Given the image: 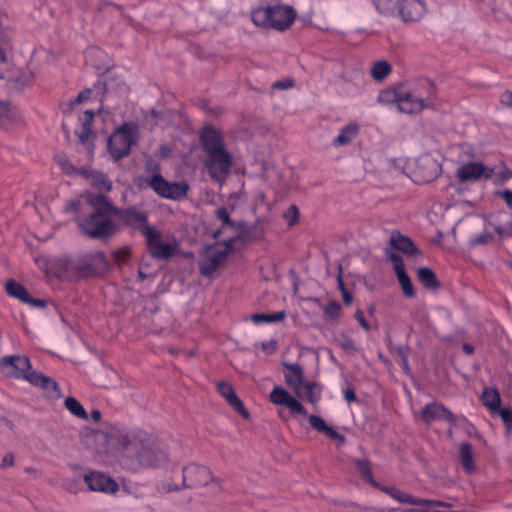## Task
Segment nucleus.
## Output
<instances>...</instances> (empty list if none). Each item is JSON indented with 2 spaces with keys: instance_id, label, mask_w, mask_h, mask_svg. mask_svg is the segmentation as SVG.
Listing matches in <instances>:
<instances>
[{
  "instance_id": "obj_1",
  "label": "nucleus",
  "mask_w": 512,
  "mask_h": 512,
  "mask_svg": "<svg viewBox=\"0 0 512 512\" xmlns=\"http://www.w3.org/2000/svg\"><path fill=\"white\" fill-rule=\"evenodd\" d=\"M65 211L75 213L79 229L91 238H103L116 230L111 218L114 207L101 194H84L67 203Z\"/></svg>"
},
{
  "instance_id": "obj_2",
  "label": "nucleus",
  "mask_w": 512,
  "mask_h": 512,
  "mask_svg": "<svg viewBox=\"0 0 512 512\" xmlns=\"http://www.w3.org/2000/svg\"><path fill=\"white\" fill-rule=\"evenodd\" d=\"M435 91L428 80L410 88L399 87L381 91L377 101L383 104L395 103L402 113L416 114L433 106Z\"/></svg>"
},
{
  "instance_id": "obj_3",
  "label": "nucleus",
  "mask_w": 512,
  "mask_h": 512,
  "mask_svg": "<svg viewBox=\"0 0 512 512\" xmlns=\"http://www.w3.org/2000/svg\"><path fill=\"white\" fill-rule=\"evenodd\" d=\"M121 462L129 469L138 467H160L167 463L168 456L164 449L154 443L142 445L130 435H123L119 440Z\"/></svg>"
},
{
  "instance_id": "obj_4",
  "label": "nucleus",
  "mask_w": 512,
  "mask_h": 512,
  "mask_svg": "<svg viewBox=\"0 0 512 512\" xmlns=\"http://www.w3.org/2000/svg\"><path fill=\"white\" fill-rule=\"evenodd\" d=\"M295 17L296 12L288 5L261 6L251 12V19L256 26L279 31L287 29Z\"/></svg>"
},
{
  "instance_id": "obj_5",
  "label": "nucleus",
  "mask_w": 512,
  "mask_h": 512,
  "mask_svg": "<svg viewBox=\"0 0 512 512\" xmlns=\"http://www.w3.org/2000/svg\"><path fill=\"white\" fill-rule=\"evenodd\" d=\"M456 177L462 183L482 180H493L495 183H500L507 180L510 174L503 163L487 166L481 162L470 161L458 167Z\"/></svg>"
},
{
  "instance_id": "obj_6",
  "label": "nucleus",
  "mask_w": 512,
  "mask_h": 512,
  "mask_svg": "<svg viewBox=\"0 0 512 512\" xmlns=\"http://www.w3.org/2000/svg\"><path fill=\"white\" fill-rule=\"evenodd\" d=\"M233 245L234 239L230 238L227 241L206 247L199 260L200 273L206 277L212 276L234 251Z\"/></svg>"
},
{
  "instance_id": "obj_7",
  "label": "nucleus",
  "mask_w": 512,
  "mask_h": 512,
  "mask_svg": "<svg viewBox=\"0 0 512 512\" xmlns=\"http://www.w3.org/2000/svg\"><path fill=\"white\" fill-rule=\"evenodd\" d=\"M139 135V127L134 122H125L110 136L108 149L111 156L115 159L125 157L136 142Z\"/></svg>"
},
{
  "instance_id": "obj_8",
  "label": "nucleus",
  "mask_w": 512,
  "mask_h": 512,
  "mask_svg": "<svg viewBox=\"0 0 512 512\" xmlns=\"http://www.w3.org/2000/svg\"><path fill=\"white\" fill-rule=\"evenodd\" d=\"M147 184L160 197L175 201L185 198L189 190L186 182H168L161 174L153 175Z\"/></svg>"
},
{
  "instance_id": "obj_9",
  "label": "nucleus",
  "mask_w": 512,
  "mask_h": 512,
  "mask_svg": "<svg viewBox=\"0 0 512 512\" xmlns=\"http://www.w3.org/2000/svg\"><path fill=\"white\" fill-rule=\"evenodd\" d=\"M143 236L152 256L156 259H168L172 257L177 249L175 240L163 241L161 233L154 227H145Z\"/></svg>"
},
{
  "instance_id": "obj_10",
  "label": "nucleus",
  "mask_w": 512,
  "mask_h": 512,
  "mask_svg": "<svg viewBox=\"0 0 512 512\" xmlns=\"http://www.w3.org/2000/svg\"><path fill=\"white\" fill-rule=\"evenodd\" d=\"M30 369V359L25 355H6L0 358V372L7 378L23 379Z\"/></svg>"
},
{
  "instance_id": "obj_11",
  "label": "nucleus",
  "mask_w": 512,
  "mask_h": 512,
  "mask_svg": "<svg viewBox=\"0 0 512 512\" xmlns=\"http://www.w3.org/2000/svg\"><path fill=\"white\" fill-rule=\"evenodd\" d=\"M204 165L213 179L222 180L230 170L231 154L227 150L207 154Z\"/></svg>"
},
{
  "instance_id": "obj_12",
  "label": "nucleus",
  "mask_w": 512,
  "mask_h": 512,
  "mask_svg": "<svg viewBox=\"0 0 512 512\" xmlns=\"http://www.w3.org/2000/svg\"><path fill=\"white\" fill-rule=\"evenodd\" d=\"M269 400L274 405L287 407L292 414L307 415V411L301 402L281 386H275L272 389Z\"/></svg>"
},
{
  "instance_id": "obj_13",
  "label": "nucleus",
  "mask_w": 512,
  "mask_h": 512,
  "mask_svg": "<svg viewBox=\"0 0 512 512\" xmlns=\"http://www.w3.org/2000/svg\"><path fill=\"white\" fill-rule=\"evenodd\" d=\"M84 481L89 489L95 492L113 494L119 489L117 482L113 478L98 471H92L86 474Z\"/></svg>"
},
{
  "instance_id": "obj_14",
  "label": "nucleus",
  "mask_w": 512,
  "mask_h": 512,
  "mask_svg": "<svg viewBox=\"0 0 512 512\" xmlns=\"http://www.w3.org/2000/svg\"><path fill=\"white\" fill-rule=\"evenodd\" d=\"M419 416L425 423L445 421L451 424H455L457 421L456 416L445 406L438 402H432L425 405L419 412Z\"/></svg>"
},
{
  "instance_id": "obj_15",
  "label": "nucleus",
  "mask_w": 512,
  "mask_h": 512,
  "mask_svg": "<svg viewBox=\"0 0 512 512\" xmlns=\"http://www.w3.org/2000/svg\"><path fill=\"white\" fill-rule=\"evenodd\" d=\"M211 480V471L205 466L190 464L183 469V485L185 487L206 485Z\"/></svg>"
},
{
  "instance_id": "obj_16",
  "label": "nucleus",
  "mask_w": 512,
  "mask_h": 512,
  "mask_svg": "<svg viewBox=\"0 0 512 512\" xmlns=\"http://www.w3.org/2000/svg\"><path fill=\"white\" fill-rule=\"evenodd\" d=\"M380 490L388 494L391 498L398 501L399 503H405L410 505H418V506H445V504L441 501L436 500H427L422 498L413 497L410 494L404 493L396 487H388V486H377Z\"/></svg>"
},
{
  "instance_id": "obj_17",
  "label": "nucleus",
  "mask_w": 512,
  "mask_h": 512,
  "mask_svg": "<svg viewBox=\"0 0 512 512\" xmlns=\"http://www.w3.org/2000/svg\"><path fill=\"white\" fill-rule=\"evenodd\" d=\"M398 18L404 22L419 21L426 13V5L422 0H401Z\"/></svg>"
},
{
  "instance_id": "obj_18",
  "label": "nucleus",
  "mask_w": 512,
  "mask_h": 512,
  "mask_svg": "<svg viewBox=\"0 0 512 512\" xmlns=\"http://www.w3.org/2000/svg\"><path fill=\"white\" fill-rule=\"evenodd\" d=\"M106 265L107 263L103 253L92 252L83 257L81 262L77 264V269L79 275L84 277L101 272Z\"/></svg>"
},
{
  "instance_id": "obj_19",
  "label": "nucleus",
  "mask_w": 512,
  "mask_h": 512,
  "mask_svg": "<svg viewBox=\"0 0 512 512\" xmlns=\"http://www.w3.org/2000/svg\"><path fill=\"white\" fill-rule=\"evenodd\" d=\"M5 289L9 296L16 298L23 303L29 304L37 308H44L46 306L45 300L32 298L29 295L27 289L22 284L15 280L7 281Z\"/></svg>"
},
{
  "instance_id": "obj_20",
  "label": "nucleus",
  "mask_w": 512,
  "mask_h": 512,
  "mask_svg": "<svg viewBox=\"0 0 512 512\" xmlns=\"http://www.w3.org/2000/svg\"><path fill=\"white\" fill-rule=\"evenodd\" d=\"M23 380H26L33 386L42 388L50 397L60 395L57 383L50 377L33 370L27 371Z\"/></svg>"
},
{
  "instance_id": "obj_21",
  "label": "nucleus",
  "mask_w": 512,
  "mask_h": 512,
  "mask_svg": "<svg viewBox=\"0 0 512 512\" xmlns=\"http://www.w3.org/2000/svg\"><path fill=\"white\" fill-rule=\"evenodd\" d=\"M201 142L203 149L207 154L226 150L220 133L211 126L205 127L202 130Z\"/></svg>"
},
{
  "instance_id": "obj_22",
  "label": "nucleus",
  "mask_w": 512,
  "mask_h": 512,
  "mask_svg": "<svg viewBox=\"0 0 512 512\" xmlns=\"http://www.w3.org/2000/svg\"><path fill=\"white\" fill-rule=\"evenodd\" d=\"M114 213L127 225L140 229L142 234L145 227H150L147 224V215L135 208L123 210H117L114 208Z\"/></svg>"
},
{
  "instance_id": "obj_23",
  "label": "nucleus",
  "mask_w": 512,
  "mask_h": 512,
  "mask_svg": "<svg viewBox=\"0 0 512 512\" xmlns=\"http://www.w3.org/2000/svg\"><path fill=\"white\" fill-rule=\"evenodd\" d=\"M415 173L421 178L420 181L430 182L437 177L439 165L432 157L422 156L417 161Z\"/></svg>"
},
{
  "instance_id": "obj_24",
  "label": "nucleus",
  "mask_w": 512,
  "mask_h": 512,
  "mask_svg": "<svg viewBox=\"0 0 512 512\" xmlns=\"http://www.w3.org/2000/svg\"><path fill=\"white\" fill-rule=\"evenodd\" d=\"M219 394L226 399L229 405L239 412L245 419L249 418L250 414L245 409L241 399L235 394L233 387L225 382H220L217 385Z\"/></svg>"
},
{
  "instance_id": "obj_25",
  "label": "nucleus",
  "mask_w": 512,
  "mask_h": 512,
  "mask_svg": "<svg viewBox=\"0 0 512 512\" xmlns=\"http://www.w3.org/2000/svg\"><path fill=\"white\" fill-rule=\"evenodd\" d=\"M283 366L287 370L284 374L286 383L299 394L304 383L302 367L297 363H284Z\"/></svg>"
},
{
  "instance_id": "obj_26",
  "label": "nucleus",
  "mask_w": 512,
  "mask_h": 512,
  "mask_svg": "<svg viewBox=\"0 0 512 512\" xmlns=\"http://www.w3.org/2000/svg\"><path fill=\"white\" fill-rule=\"evenodd\" d=\"M311 427L330 439L339 440L341 443L345 441V437L339 434L333 427L329 426L321 417L317 415H310L308 417Z\"/></svg>"
},
{
  "instance_id": "obj_27",
  "label": "nucleus",
  "mask_w": 512,
  "mask_h": 512,
  "mask_svg": "<svg viewBox=\"0 0 512 512\" xmlns=\"http://www.w3.org/2000/svg\"><path fill=\"white\" fill-rule=\"evenodd\" d=\"M459 461L465 473L472 474L476 471L473 449L470 443L463 442L460 444Z\"/></svg>"
},
{
  "instance_id": "obj_28",
  "label": "nucleus",
  "mask_w": 512,
  "mask_h": 512,
  "mask_svg": "<svg viewBox=\"0 0 512 512\" xmlns=\"http://www.w3.org/2000/svg\"><path fill=\"white\" fill-rule=\"evenodd\" d=\"M390 242L395 249L407 255H416L419 253L413 241L409 237L400 233H393L391 235Z\"/></svg>"
},
{
  "instance_id": "obj_29",
  "label": "nucleus",
  "mask_w": 512,
  "mask_h": 512,
  "mask_svg": "<svg viewBox=\"0 0 512 512\" xmlns=\"http://www.w3.org/2000/svg\"><path fill=\"white\" fill-rule=\"evenodd\" d=\"M359 133V125L351 122L340 130L337 137L333 140V146L341 147L348 145Z\"/></svg>"
},
{
  "instance_id": "obj_30",
  "label": "nucleus",
  "mask_w": 512,
  "mask_h": 512,
  "mask_svg": "<svg viewBox=\"0 0 512 512\" xmlns=\"http://www.w3.org/2000/svg\"><path fill=\"white\" fill-rule=\"evenodd\" d=\"M81 174L87 179V181L99 190L110 191L112 183L106 178V176L96 170L83 169Z\"/></svg>"
},
{
  "instance_id": "obj_31",
  "label": "nucleus",
  "mask_w": 512,
  "mask_h": 512,
  "mask_svg": "<svg viewBox=\"0 0 512 512\" xmlns=\"http://www.w3.org/2000/svg\"><path fill=\"white\" fill-rule=\"evenodd\" d=\"M392 73L391 64L384 60H376L371 64L370 76L376 82L384 81Z\"/></svg>"
},
{
  "instance_id": "obj_32",
  "label": "nucleus",
  "mask_w": 512,
  "mask_h": 512,
  "mask_svg": "<svg viewBox=\"0 0 512 512\" xmlns=\"http://www.w3.org/2000/svg\"><path fill=\"white\" fill-rule=\"evenodd\" d=\"M84 57L87 63L97 69L106 67L107 54L98 47H88L84 52Z\"/></svg>"
},
{
  "instance_id": "obj_33",
  "label": "nucleus",
  "mask_w": 512,
  "mask_h": 512,
  "mask_svg": "<svg viewBox=\"0 0 512 512\" xmlns=\"http://www.w3.org/2000/svg\"><path fill=\"white\" fill-rule=\"evenodd\" d=\"M379 14L388 17H397L401 0H371Z\"/></svg>"
},
{
  "instance_id": "obj_34",
  "label": "nucleus",
  "mask_w": 512,
  "mask_h": 512,
  "mask_svg": "<svg viewBox=\"0 0 512 512\" xmlns=\"http://www.w3.org/2000/svg\"><path fill=\"white\" fill-rule=\"evenodd\" d=\"M481 402L491 412L496 410L501 404V398L498 390L490 387L484 388L481 395Z\"/></svg>"
},
{
  "instance_id": "obj_35",
  "label": "nucleus",
  "mask_w": 512,
  "mask_h": 512,
  "mask_svg": "<svg viewBox=\"0 0 512 512\" xmlns=\"http://www.w3.org/2000/svg\"><path fill=\"white\" fill-rule=\"evenodd\" d=\"M417 276L420 282L428 289L434 290L440 286L435 273L428 267L419 268L417 270Z\"/></svg>"
},
{
  "instance_id": "obj_36",
  "label": "nucleus",
  "mask_w": 512,
  "mask_h": 512,
  "mask_svg": "<svg viewBox=\"0 0 512 512\" xmlns=\"http://www.w3.org/2000/svg\"><path fill=\"white\" fill-rule=\"evenodd\" d=\"M18 112L11 109L8 104L0 102V127L8 129L16 121Z\"/></svg>"
},
{
  "instance_id": "obj_37",
  "label": "nucleus",
  "mask_w": 512,
  "mask_h": 512,
  "mask_svg": "<svg viewBox=\"0 0 512 512\" xmlns=\"http://www.w3.org/2000/svg\"><path fill=\"white\" fill-rule=\"evenodd\" d=\"M285 316H286L285 311H279V312L270 313V314L257 313V314L251 315L250 320L255 325H260L262 323L280 322L285 318Z\"/></svg>"
},
{
  "instance_id": "obj_38",
  "label": "nucleus",
  "mask_w": 512,
  "mask_h": 512,
  "mask_svg": "<svg viewBox=\"0 0 512 512\" xmlns=\"http://www.w3.org/2000/svg\"><path fill=\"white\" fill-rule=\"evenodd\" d=\"M301 389H304L307 400L315 405L319 402L322 395V387L316 382L303 383Z\"/></svg>"
},
{
  "instance_id": "obj_39",
  "label": "nucleus",
  "mask_w": 512,
  "mask_h": 512,
  "mask_svg": "<svg viewBox=\"0 0 512 512\" xmlns=\"http://www.w3.org/2000/svg\"><path fill=\"white\" fill-rule=\"evenodd\" d=\"M94 118V112L92 110H86L80 117L82 124V132L79 134V138L82 142L88 140L92 133V121Z\"/></svg>"
},
{
  "instance_id": "obj_40",
  "label": "nucleus",
  "mask_w": 512,
  "mask_h": 512,
  "mask_svg": "<svg viewBox=\"0 0 512 512\" xmlns=\"http://www.w3.org/2000/svg\"><path fill=\"white\" fill-rule=\"evenodd\" d=\"M65 407L74 416L82 419H87V413L83 408L82 404L77 399L73 397L66 398Z\"/></svg>"
},
{
  "instance_id": "obj_41",
  "label": "nucleus",
  "mask_w": 512,
  "mask_h": 512,
  "mask_svg": "<svg viewBox=\"0 0 512 512\" xmlns=\"http://www.w3.org/2000/svg\"><path fill=\"white\" fill-rule=\"evenodd\" d=\"M356 467L361 474V476L368 482L372 483L374 486H378V484L374 481L372 476V471L369 465V462L366 459H358L356 460Z\"/></svg>"
},
{
  "instance_id": "obj_42",
  "label": "nucleus",
  "mask_w": 512,
  "mask_h": 512,
  "mask_svg": "<svg viewBox=\"0 0 512 512\" xmlns=\"http://www.w3.org/2000/svg\"><path fill=\"white\" fill-rule=\"evenodd\" d=\"M397 279L399 281V284L402 288V291L406 297H414L415 296V290L413 288V284L411 282V279L409 278L407 273H402L400 275H397Z\"/></svg>"
},
{
  "instance_id": "obj_43",
  "label": "nucleus",
  "mask_w": 512,
  "mask_h": 512,
  "mask_svg": "<svg viewBox=\"0 0 512 512\" xmlns=\"http://www.w3.org/2000/svg\"><path fill=\"white\" fill-rule=\"evenodd\" d=\"M492 413L501 417L506 431L510 433L512 431V410L509 408H501V406H499L496 410L492 411Z\"/></svg>"
},
{
  "instance_id": "obj_44",
  "label": "nucleus",
  "mask_w": 512,
  "mask_h": 512,
  "mask_svg": "<svg viewBox=\"0 0 512 512\" xmlns=\"http://www.w3.org/2000/svg\"><path fill=\"white\" fill-rule=\"evenodd\" d=\"M215 215H216L217 219L220 220L223 223V225L226 226V227H229V228H232V229H238L240 227L239 225H237L235 222H233L230 219L229 212L224 207L218 208L215 211Z\"/></svg>"
},
{
  "instance_id": "obj_45",
  "label": "nucleus",
  "mask_w": 512,
  "mask_h": 512,
  "mask_svg": "<svg viewBox=\"0 0 512 512\" xmlns=\"http://www.w3.org/2000/svg\"><path fill=\"white\" fill-rule=\"evenodd\" d=\"M284 219L287 221L289 226L294 225L298 222L299 211L295 205H291L283 214Z\"/></svg>"
},
{
  "instance_id": "obj_46",
  "label": "nucleus",
  "mask_w": 512,
  "mask_h": 512,
  "mask_svg": "<svg viewBox=\"0 0 512 512\" xmlns=\"http://www.w3.org/2000/svg\"><path fill=\"white\" fill-rule=\"evenodd\" d=\"M55 160L65 173L72 174L76 171L73 164L66 158L65 155H56Z\"/></svg>"
},
{
  "instance_id": "obj_47",
  "label": "nucleus",
  "mask_w": 512,
  "mask_h": 512,
  "mask_svg": "<svg viewBox=\"0 0 512 512\" xmlns=\"http://www.w3.org/2000/svg\"><path fill=\"white\" fill-rule=\"evenodd\" d=\"M341 305L336 302H330L325 307V313L332 319H338L340 317Z\"/></svg>"
},
{
  "instance_id": "obj_48",
  "label": "nucleus",
  "mask_w": 512,
  "mask_h": 512,
  "mask_svg": "<svg viewBox=\"0 0 512 512\" xmlns=\"http://www.w3.org/2000/svg\"><path fill=\"white\" fill-rule=\"evenodd\" d=\"M390 260L393 263V268L395 270L396 275H400L402 273H406L404 261H403V259L399 255H397L395 253H392L390 255Z\"/></svg>"
},
{
  "instance_id": "obj_49",
  "label": "nucleus",
  "mask_w": 512,
  "mask_h": 512,
  "mask_svg": "<svg viewBox=\"0 0 512 512\" xmlns=\"http://www.w3.org/2000/svg\"><path fill=\"white\" fill-rule=\"evenodd\" d=\"M492 239H493L492 234L483 232V233L471 236L470 243L473 245L487 244Z\"/></svg>"
},
{
  "instance_id": "obj_50",
  "label": "nucleus",
  "mask_w": 512,
  "mask_h": 512,
  "mask_svg": "<svg viewBox=\"0 0 512 512\" xmlns=\"http://www.w3.org/2000/svg\"><path fill=\"white\" fill-rule=\"evenodd\" d=\"M339 345L343 350L350 353H354L357 350L355 342L347 336L342 337Z\"/></svg>"
},
{
  "instance_id": "obj_51",
  "label": "nucleus",
  "mask_w": 512,
  "mask_h": 512,
  "mask_svg": "<svg viewBox=\"0 0 512 512\" xmlns=\"http://www.w3.org/2000/svg\"><path fill=\"white\" fill-rule=\"evenodd\" d=\"M261 347H262V350L266 354L271 355L277 349V342H276V340H273V339L269 340V341H265V342H262Z\"/></svg>"
},
{
  "instance_id": "obj_52",
  "label": "nucleus",
  "mask_w": 512,
  "mask_h": 512,
  "mask_svg": "<svg viewBox=\"0 0 512 512\" xmlns=\"http://www.w3.org/2000/svg\"><path fill=\"white\" fill-rule=\"evenodd\" d=\"M293 86V81L289 79H284L280 81H276L272 84L273 89L286 90Z\"/></svg>"
},
{
  "instance_id": "obj_53",
  "label": "nucleus",
  "mask_w": 512,
  "mask_h": 512,
  "mask_svg": "<svg viewBox=\"0 0 512 512\" xmlns=\"http://www.w3.org/2000/svg\"><path fill=\"white\" fill-rule=\"evenodd\" d=\"M355 319L359 322V324L361 325V327L363 329H365L366 331H368L370 329V325L366 321V319L364 317V313L361 310H357L355 312Z\"/></svg>"
},
{
  "instance_id": "obj_54",
  "label": "nucleus",
  "mask_w": 512,
  "mask_h": 512,
  "mask_svg": "<svg viewBox=\"0 0 512 512\" xmlns=\"http://www.w3.org/2000/svg\"><path fill=\"white\" fill-rule=\"evenodd\" d=\"M91 94H92V91L90 89L81 91L78 94L77 98L75 99L74 103H82V102L87 101L88 99H90Z\"/></svg>"
},
{
  "instance_id": "obj_55",
  "label": "nucleus",
  "mask_w": 512,
  "mask_h": 512,
  "mask_svg": "<svg viewBox=\"0 0 512 512\" xmlns=\"http://www.w3.org/2000/svg\"><path fill=\"white\" fill-rule=\"evenodd\" d=\"M497 194L504 199L507 206L512 210V191L505 190L503 192H497Z\"/></svg>"
},
{
  "instance_id": "obj_56",
  "label": "nucleus",
  "mask_w": 512,
  "mask_h": 512,
  "mask_svg": "<svg viewBox=\"0 0 512 512\" xmlns=\"http://www.w3.org/2000/svg\"><path fill=\"white\" fill-rule=\"evenodd\" d=\"M501 104L505 106H512V92L505 91L500 96Z\"/></svg>"
},
{
  "instance_id": "obj_57",
  "label": "nucleus",
  "mask_w": 512,
  "mask_h": 512,
  "mask_svg": "<svg viewBox=\"0 0 512 512\" xmlns=\"http://www.w3.org/2000/svg\"><path fill=\"white\" fill-rule=\"evenodd\" d=\"M14 455L11 454V453H8L4 456L3 460H2V464H1V467L2 468H6V467H10V466H13L14 465Z\"/></svg>"
},
{
  "instance_id": "obj_58",
  "label": "nucleus",
  "mask_w": 512,
  "mask_h": 512,
  "mask_svg": "<svg viewBox=\"0 0 512 512\" xmlns=\"http://www.w3.org/2000/svg\"><path fill=\"white\" fill-rule=\"evenodd\" d=\"M344 398L347 402H353L356 400L355 392L352 388H347L343 391Z\"/></svg>"
},
{
  "instance_id": "obj_59",
  "label": "nucleus",
  "mask_w": 512,
  "mask_h": 512,
  "mask_svg": "<svg viewBox=\"0 0 512 512\" xmlns=\"http://www.w3.org/2000/svg\"><path fill=\"white\" fill-rule=\"evenodd\" d=\"M342 298L345 304L350 305L353 301L352 295L348 292L347 289H343V292H341Z\"/></svg>"
},
{
  "instance_id": "obj_60",
  "label": "nucleus",
  "mask_w": 512,
  "mask_h": 512,
  "mask_svg": "<svg viewBox=\"0 0 512 512\" xmlns=\"http://www.w3.org/2000/svg\"><path fill=\"white\" fill-rule=\"evenodd\" d=\"M172 150L170 147L163 145L160 147V156L163 158H167L171 155Z\"/></svg>"
},
{
  "instance_id": "obj_61",
  "label": "nucleus",
  "mask_w": 512,
  "mask_h": 512,
  "mask_svg": "<svg viewBox=\"0 0 512 512\" xmlns=\"http://www.w3.org/2000/svg\"><path fill=\"white\" fill-rule=\"evenodd\" d=\"M7 61V49L0 45V63Z\"/></svg>"
},
{
  "instance_id": "obj_62",
  "label": "nucleus",
  "mask_w": 512,
  "mask_h": 512,
  "mask_svg": "<svg viewBox=\"0 0 512 512\" xmlns=\"http://www.w3.org/2000/svg\"><path fill=\"white\" fill-rule=\"evenodd\" d=\"M463 351L466 353V354H472L474 352V348L472 345L470 344H464L463 347H462Z\"/></svg>"
},
{
  "instance_id": "obj_63",
  "label": "nucleus",
  "mask_w": 512,
  "mask_h": 512,
  "mask_svg": "<svg viewBox=\"0 0 512 512\" xmlns=\"http://www.w3.org/2000/svg\"><path fill=\"white\" fill-rule=\"evenodd\" d=\"M337 283H338L339 290L341 292H343V289H346V288H345V285H344V282H343L341 274H339V276H338Z\"/></svg>"
},
{
  "instance_id": "obj_64",
  "label": "nucleus",
  "mask_w": 512,
  "mask_h": 512,
  "mask_svg": "<svg viewBox=\"0 0 512 512\" xmlns=\"http://www.w3.org/2000/svg\"><path fill=\"white\" fill-rule=\"evenodd\" d=\"M495 230H496L499 234H501V233H502V230H501V228H500V227H496V228H495Z\"/></svg>"
}]
</instances>
